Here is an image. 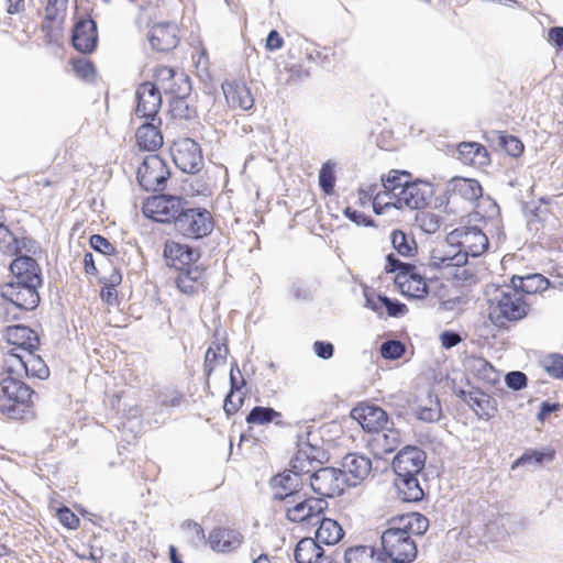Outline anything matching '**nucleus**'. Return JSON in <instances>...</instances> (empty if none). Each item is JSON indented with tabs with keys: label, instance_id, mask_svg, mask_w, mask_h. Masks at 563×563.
<instances>
[{
	"label": "nucleus",
	"instance_id": "obj_22",
	"mask_svg": "<svg viewBox=\"0 0 563 563\" xmlns=\"http://www.w3.org/2000/svg\"><path fill=\"white\" fill-rule=\"evenodd\" d=\"M3 339L12 345L7 353H25L36 350L40 344L37 334L25 325L8 327L3 333Z\"/></svg>",
	"mask_w": 563,
	"mask_h": 563
},
{
	"label": "nucleus",
	"instance_id": "obj_41",
	"mask_svg": "<svg viewBox=\"0 0 563 563\" xmlns=\"http://www.w3.org/2000/svg\"><path fill=\"white\" fill-rule=\"evenodd\" d=\"M401 527L406 529L409 534L415 533L417 536H422L429 528V520L421 514L411 512L402 516L399 519Z\"/></svg>",
	"mask_w": 563,
	"mask_h": 563
},
{
	"label": "nucleus",
	"instance_id": "obj_6",
	"mask_svg": "<svg viewBox=\"0 0 563 563\" xmlns=\"http://www.w3.org/2000/svg\"><path fill=\"white\" fill-rule=\"evenodd\" d=\"M383 554L393 563H410L417 556V545L409 532L400 527H390L382 536Z\"/></svg>",
	"mask_w": 563,
	"mask_h": 563
},
{
	"label": "nucleus",
	"instance_id": "obj_49",
	"mask_svg": "<svg viewBox=\"0 0 563 563\" xmlns=\"http://www.w3.org/2000/svg\"><path fill=\"white\" fill-rule=\"evenodd\" d=\"M121 275L118 272H113L110 276V285H106L102 287L100 291L101 299L107 302L109 306H113L118 300V292L115 289V285L120 284Z\"/></svg>",
	"mask_w": 563,
	"mask_h": 563
},
{
	"label": "nucleus",
	"instance_id": "obj_38",
	"mask_svg": "<svg viewBox=\"0 0 563 563\" xmlns=\"http://www.w3.org/2000/svg\"><path fill=\"white\" fill-rule=\"evenodd\" d=\"M202 272L197 267H187L179 271L176 284L179 290L186 295L197 292L201 286Z\"/></svg>",
	"mask_w": 563,
	"mask_h": 563
},
{
	"label": "nucleus",
	"instance_id": "obj_19",
	"mask_svg": "<svg viewBox=\"0 0 563 563\" xmlns=\"http://www.w3.org/2000/svg\"><path fill=\"white\" fill-rule=\"evenodd\" d=\"M426 454L418 446H406L400 450L393 461L397 476L418 475L424 467Z\"/></svg>",
	"mask_w": 563,
	"mask_h": 563
},
{
	"label": "nucleus",
	"instance_id": "obj_48",
	"mask_svg": "<svg viewBox=\"0 0 563 563\" xmlns=\"http://www.w3.org/2000/svg\"><path fill=\"white\" fill-rule=\"evenodd\" d=\"M228 350L225 345L214 343L211 345L207 352L205 357V371L209 376L214 369V364L225 357Z\"/></svg>",
	"mask_w": 563,
	"mask_h": 563
},
{
	"label": "nucleus",
	"instance_id": "obj_14",
	"mask_svg": "<svg viewBox=\"0 0 563 563\" xmlns=\"http://www.w3.org/2000/svg\"><path fill=\"white\" fill-rule=\"evenodd\" d=\"M170 154L176 166L184 173H197L203 164L200 146L192 139L184 137L174 141Z\"/></svg>",
	"mask_w": 563,
	"mask_h": 563
},
{
	"label": "nucleus",
	"instance_id": "obj_8",
	"mask_svg": "<svg viewBox=\"0 0 563 563\" xmlns=\"http://www.w3.org/2000/svg\"><path fill=\"white\" fill-rule=\"evenodd\" d=\"M386 260V271L390 273L398 272L397 280L405 294L417 299L424 298L428 295L427 282L416 273L413 265L399 261L394 254H388Z\"/></svg>",
	"mask_w": 563,
	"mask_h": 563
},
{
	"label": "nucleus",
	"instance_id": "obj_50",
	"mask_svg": "<svg viewBox=\"0 0 563 563\" xmlns=\"http://www.w3.org/2000/svg\"><path fill=\"white\" fill-rule=\"evenodd\" d=\"M405 353V346L399 341H387L380 346V354L387 360H397Z\"/></svg>",
	"mask_w": 563,
	"mask_h": 563
},
{
	"label": "nucleus",
	"instance_id": "obj_35",
	"mask_svg": "<svg viewBox=\"0 0 563 563\" xmlns=\"http://www.w3.org/2000/svg\"><path fill=\"white\" fill-rule=\"evenodd\" d=\"M316 531V540L325 545L336 544L344 536L342 527L333 519L321 517Z\"/></svg>",
	"mask_w": 563,
	"mask_h": 563
},
{
	"label": "nucleus",
	"instance_id": "obj_33",
	"mask_svg": "<svg viewBox=\"0 0 563 563\" xmlns=\"http://www.w3.org/2000/svg\"><path fill=\"white\" fill-rule=\"evenodd\" d=\"M136 142L145 151H156L163 145V135L155 121L146 122L137 129Z\"/></svg>",
	"mask_w": 563,
	"mask_h": 563
},
{
	"label": "nucleus",
	"instance_id": "obj_20",
	"mask_svg": "<svg viewBox=\"0 0 563 563\" xmlns=\"http://www.w3.org/2000/svg\"><path fill=\"white\" fill-rule=\"evenodd\" d=\"M339 470L346 478L345 485L355 487L369 475L372 461L365 455L349 453L342 459Z\"/></svg>",
	"mask_w": 563,
	"mask_h": 563
},
{
	"label": "nucleus",
	"instance_id": "obj_10",
	"mask_svg": "<svg viewBox=\"0 0 563 563\" xmlns=\"http://www.w3.org/2000/svg\"><path fill=\"white\" fill-rule=\"evenodd\" d=\"M311 489L319 495V498L334 497L344 490L346 478L342 472L334 467H321L314 471L312 464V472L307 475Z\"/></svg>",
	"mask_w": 563,
	"mask_h": 563
},
{
	"label": "nucleus",
	"instance_id": "obj_46",
	"mask_svg": "<svg viewBox=\"0 0 563 563\" xmlns=\"http://www.w3.org/2000/svg\"><path fill=\"white\" fill-rule=\"evenodd\" d=\"M18 250L19 245L16 238L4 224L0 223V252L12 256L16 254Z\"/></svg>",
	"mask_w": 563,
	"mask_h": 563
},
{
	"label": "nucleus",
	"instance_id": "obj_59",
	"mask_svg": "<svg viewBox=\"0 0 563 563\" xmlns=\"http://www.w3.org/2000/svg\"><path fill=\"white\" fill-rule=\"evenodd\" d=\"M313 351L318 357L329 360L333 356L334 347L330 342L316 341L313 343Z\"/></svg>",
	"mask_w": 563,
	"mask_h": 563
},
{
	"label": "nucleus",
	"instance_id": "obj_3",
	"mask_svg": "<svg viewBox=\"0 0 563 563\" xmlns=\"http://www.w3.org/2000/svg\"><path fill=\"white\" fill-rule=\"evenodd\" d=\"M42 284L10 282L0 288L3 302L0 303V317L5 321L19 318V312L33 310L40 302L38 287Z\"/></svg>",
	"mask_w": 563,
	"mask_h": 563
},
{
	"label": "nucleus",
	"instance_id": "obj_15",
	"mask_svg": "<svg viewBox=\"0 0 563 563\" xmlns=\"http://www.w3.org/2000/svg\"><path fill=\"white\" fill-rule=\"evenodd\" d=\"M158 91L183 99L190 91V80L184 73H178L170 67L161 66L155 71V82Z\"/></svg>",
	"mask_w": 563,
	"mask_h": 563
},
{
	"label": "nucleus",
	"instance_id": "obj_24",
	"mask_svg": "<svg viewBox=\"0 0 563 563\" xmlns=\"http://www.w3.org/2000/svg\"><path fill=\"white\" fill-rule=\"evenodd\" d=\"M71 41L78 52L91 53L98 41L96 22L91 19L79 20L74 26Z\"/></svg>",
	"mask_w": 563,
	"mask_h": 563
},
{
	"label": "nucleus",
	"instance_id": "obj_26",
	"mask_svg": "<svg viewBox=\"0 0 563 563\" xmlns=\"http://www.w3.org/2000/svg\"><path fill=\"white\" fill-rule=\"evenodd\" d=\"M164 257L168 266L181 271L198 260V253L186 244L169 241L165 244Z\"/></svg>",
	"mask_w": 563,
	"mask_h": 563
},
{
	"label": "nucleus",
	"instance_id": "obj_53",
	"mask_svg": "<svg viewBox=\"0 0 563 563\" xmlns=\"http://www.w3.org/2000/svg\"><path fill=\"white\" fill-rule=\"evenodd\" d=\"M181 401L183 395L179 391L172 388L166 389L158 396L159 405L166 407H177L181 404Z\"/></svg>",
	"mask_w": 563,
	"mask_h": 563
},
{
	"label": "nucleus",
	"instance_id": "obj_2",
	"mask_svg": "<svg viewBox=\"0 0 563 563\" xmlns=\"http://www.w3.org/2000/svg\"><path fill=\"white\" fill-rule=\"evenodd\" d=\"M298 451L292 457L291 468L273 478V486L276 489L275 498L285 503L289 494H302L301 486L307 482V476L312 472V463H320L323 457L322 450L306 441L305 435H298Z\"/></svg>",
	"mask_w": 563,
	"mask_h": 563
},
{
	"label": "nucleus",
	"instance_id": "obj_42",
	"mask_svg": "<svg viewBox=\"0 0 563 563\" xmlns=\"http://www.w3.org/2000/svg\"><path fill=\"white\" fill-rule=\"evenodd\" d=\"M280 412L271 407H254L246 417V422L250 424H266L279 418Z\"/></svg>",
	"mask_w": 563,
	"mask_h": 563
},
{
	"label": "nucleus",
	"instance_id": "obj_28",
	"mask_svg": "<svg viewBox=\"0 0 563 563\" xmlns=\"http://www.w3.org/2000/svg\"><path fill=\"white\" fill-rule=\"evenodd\" d=\"M13 282L42 284L41 268L30 256H19L10 265Z\"/></svg>",
	"mask_w": 563,
	"mask_h": 563
},
{
	"label": "nucleus",
	"instance_id": "obj_21",
	"mask_svg": "<svg viewBox=\"0 0 563 563\" xmlns=\"http://www.w3.org/2000/svg\"><path fill=\"white\" fill-rule=\"evenodd\" d=\"M465 264V255L459 252L456 245L449 243L448 238L430 252L429 266L432 268L461 267Z\"/></svg>",
	"mask_w": 563,
	"mask_h": 563
},
{
	"label": "nucleus",
	"instance_id": "obj_47",
	"mask_svg": "<svg viewBox=\"0 0 563 563\" xmlns=\"http://www.w3.org/2000/svg\"><path fill=\"white\" fill-rule=\"evenodd\" d=\"M417 418L426 422H433L439 420L441 416L440 404L431 398L428 399V405H420L417 408Z\"/></svg>",
	"mask_w": 563,
	"mask_h": 563
},
{
	"label": "nucleus",
	"instance_id": "obj_44",
	"mask_svg": "<svg viewBox=\"0 0 563 563\" xmlns=\"http://www.w3.org/2000/svg\"><path fill=\"white\" fill-rule=\"evenodd\" d=\"M541 366L551 377L563 380V355L549 354L541 360Z\"/></svg>",
	"mask_w": 563,
	"mask_h": 563
},
{
	"label": "nucleus",
	"instance_id": "obj_61",
	"mask_svg": "<svg viewBox=\"0 0 563 563\" xmlns=\"http://www.w3.org/2000/svg\"><path fill=\"white\" fill-rule=\"evenodd\" d=\"M242 404H243V398L241 396L236 397V399H235L234 394L230 393L224 399L223 409H224L225 413L228 416H230V415L235 413Z\"/></svg>",
	"mask_w": 563,
	"mask_h": 563
},
{
	"label": "nucleus",
	"instance_id": "obj_11",
	"mask_svg": "<svg viewBox=\"0 0 563 563\" xmlns=\"http://www.w3.org/2000/svg\"><path fill=\"white\" fill-rule=\"evenodd\" d=\"M449 243L456 245L460 253L465 257L479 256L488 247V239L482 230L476 227L456 228L448 234Z\"/></svg>",
	"mask_w": 563,
	"mask_h": 563
},
{
	"label": "nucleus",
	"instance_id": "obj_29",
	"mask_svg": "<svg viewBox=\"0 0 563 563\" xmlns=\"http://www.w3.org/2000/svg\"><path fill=\"white\" fill-rule=\"evenodd\" d=\"M23 376L7 373V376L0 380V389L9 400L27 404L31 400L33 390L21 379Z\"/></svg>",
	"mask_w": 563,
	"mask_h": 563
},
{
	"label": "nucleus",
	"instance_id": "obj_34",
	"mask_svg": "<svg viewBox=\"0 0 563 563\" xmlns=\"http://www.w3.org/2000/svg\"><path fill=\"white\" fill-rule=\"evenodd\" d=\"M345 563H385L382 552L372 545H356L345 551Z\"/></svg>",
	"mask_w": 563,
	"mask_h": 563
},
{
	"label": "nucleus",
	"instance_id": "obj_64",
	"mask_svg": "<svg viewBox=\"0 0 563 563\" xmlns=\"http://www.w3.org/2000/svg\"><path fill=\"white\" fill-rule=\"evenodd\" d=\"M548 38L552 42L559 51H563V27L554 26L549 30Z\"/></svg>",
	"mask_w": 563,
	"mask_h": 563
},
{
	"label": "nucleus",
	"instance_id": "obj_51",
	"mask_svg": "<svg viewBox=\"0 0 563 563\" xmlns=\"http://www.w3.org/2000/svg\"><path fill=\"white\" fill-rule=\"evenodd\" d=\"M68 0H47L45 7V19L54 21L59 16H63L67 9Z\"/></svg>",
	"mask_w": 563,
	"mask_h": 563
},
{
	"label": "nucleus",
	"instance_id": "obj_31",
	"mask_svg": "<svg viewBox=\"0 0 563 563\" xmlns=\"http://www.w3.org/2000/svg\"><path fill=\"white\" fill-rule=\"evenodd\" d=\"M463 400L482 419H489L496 411V401L481 390L462 391Z\"/></svg>",
	"mask_w": 563,
	"mask_h": 563
},
{
	"label": "nucleus",
	"instance_id": "obj_60",
	"mask_svg": "<svg viewBox=\"0 0 563 563\" xmlns=\"http://www.w3.org/2000/svg\"><path fill=\"white\" fill-rule=\"evenodd\" d=\"M58 518L59 521L68 529H76L79 525L78 517L68 508L59 509Z\"/></svg>",
	"mask_w": 563,
	"mask_h": 563
},
{
	"label": "nucleus",
	"instance_id": "obj_62",
	"mask_svg": "<svg viewBox=\"0 0 563 563\" xmlns=\"http://www.w3.org/2000/svg\"><path fill=\"white\" fill-rule=\"evenodd\" d=\"M384 307L390 317H399L407 311L406 305L398 301H393L388 297L385 298Z\"/></svg>",
	"mask_w": 563,
	"mask_h": 563
},
{
	"label": "nucleus",
	"instance_id": "obj_52",
	"mask_svg": "<svg viewBox=\"0 0 563 563\" xmlns=\"http://www.w3.org/2000/svg\"><path fill=\"white\" fill-rule=\"evenodd\" d=\"M500 144L504 150L514 157L519 156L523 151L521 141L512 135H500Z\"/></svg>",
	"mask_w": 563,
	"mask_h": 563
},
{
	"label": "nucleus",
	"instance_id": "obj_18",
	"mask_svg": "<svg viewBox=\"0 0 563 563\" xmlns=\"http://www.w3.org/2000/svg\"><path fill=\"white\" fill-rule=\"evenodd\" d=\"M243 542L244 536L242 532L228 527L213 528L207 538L210 549L222 554L238 551Z\"/></svg>",
	"mask_w": 563,
	"mask_h": 563
},
{
	"label": "nucleus",
	"instance_id": "obj_5",
	"mask_svg": "<svg viewBox=\"0 0 563 563\" xmlns=\"http://www.w3.org/2000/svg\"><path fill=\"white\" fill-rule=\"evenodd\" d=\"M283 504L286 518L296 523H318L328 507L324 498L307 497L306 494H289Z\"/></svg>",
	"mask_w": 563,
	"mask_h": 563
},
{
	"label": "nucleus",
	"instance_id": "obj_54",
	"mask_svg": "<svg viewBox=\"0 0 563 563\" xmlns=\"http://www.w3.org/2000/svg\"><path fill=\"white\" fill-rule=\"evenodd\" d=\"M418 221L420 228L427 233H435L440 229L439 217L433 213H422Z\"/></svg>",
	"mask_w": 563,
	"mask_h": 563
},
{
	"label": "nucleus",
	"instance_id": "obj_57",
	"mask_svg": "<svg viewBox=\"0 0 563 563\" xmlns=\"http://www.w3.org/2000/svg\"><path fill=\"white\" fill-rule=\"evenodd\" d=\"M506 384L514 390H520L527 386V376L521 372H510L506 375Z\"/></svg>",
	"mask_w": 563,
	"mask_h": 563
},
{
	"label": "nucleus",
	"instance_id": "obj_55",
	"mask_svg": "<svg viewBox=\"0 0 563 563\" xmlns=\"http://www.w3.org/2000/svg\"><path fill=\"white\" fill-rule=\"evenodd\" d=\"M91 247L102 255H109L114 251L113 245L103 236L95 234L90 238Z\"/></svg>",
	"mask_w": 563,
	"mask_h": 563
},
{
	"label": "nucleus",
	"instance_id": "obj_27",
	"mask_svg": "<svg viewBox=\"0 0 563 563\" xmlns=\"http://www.w3.org/2000/svg\"><path fill=\"white\" fill-rule=\"evenodd\" d=\"M148 41L158 52H168L178 44V27L174 23H158L152 26Z\"/></svg>",
	"mask_w": 563,
	"mask_h": 563
},
{
	"label": "nucleus",
	"instance_id": "obj_58",
	"mask_svg": "<svg viewBox=\"0 0 563 563\" xmlns=\"http://www.w3.org/2000/svg\"><path fill=\"white\" fill-rule=\"evenodd\" d=\"M365 297V307L373 310L376 313H382V309L384 307L385 298L386 296L371 294L365 290L364 292Z\"/></svg>",
	"mask_w": 563,
	"mask_h": 563
},
{
	"label": "nucleus",
	"instance_id": "obj_37",
	"mask_svg": "<svg viewBox=\"0 0 563 563\" xmlns=\"http://www.w3.org/2000/svg\"><path fill=\"white\" fill-rule=\"evenodd\" d=\"M450 188L452 195L470 202L477 200L483 194L479 183L470 178H453L450 183Z\"/></svg>",
	"mask_w": 563,
	"mask_h": 563
},
{
	"label": "nucleus",
	"instance_id": "obj_43",
	"mask_svg": "<svg viewBox=\"0 0 563 563\" xmlns=\"http://www.w3.org/2000/svg\"><path fill=\"white\" fill-rule=\"evenodd\" d=\"M554 453L552 451H527L523 453L512 465V468L520 465L533 464L539 465L544 461L550 462L553 460Z\"/></svg>",
	"mask_w": 563,
	"mask_h": 563
},
{
	"label": "nucleus",
	"instance_id": "obj_36",
	"mask_svg": "<svg viewBox=\"0 0 563 563\" xmlns=\"http://www.w3.org/2000/svg\"><path fill=\"white\" fill-rule=\"evenodd\" d=\"M395 485L401 500L407 503L419 501L423 498V490L417 475L397 476Z\"/></svg>",
	"mask_w": 563,
	"mask_h": 563
},
{
	"label": "nucleus",
	"instance_id": "obj_16",
	"mask_svg": "<svg viewBox=\"0 0 563 563\" xmlns=\"http://www.w3.org/2000/svg\"><path fill=\"white\" fill-rule=\"evenodd\" d=\"M225 103L230 110L250 111L254 107V97L242 79H227L221 85Z\"/></svg>",
	"mask_w": 563,
	"mask_h": 563
},
{
	"label": "nucleus",
	"instance_id": "obj_23",
	"mask_svg": "<svg viewBox=\"0 0 563 563\" xmlns=\"http://www.w3.org/2000/svg\"><path fill=\"white\" fill-rule=\"evenodd\" d=\"M351 417L355 419L363 429L374 433L387 426L388 416L378 406L361 405L351 411Z\"/></svg>",
	"mask_w": 563,
	"mask_h": 563
},
{
	"label": "nucleus",
	"instance_id": "obj_39",
	"mask_svg": "<svg viewBox=\"0 0 563 563\" xmlns=\"http://www.w3.org/2000/svg\"><path fill=\"white\" fill-rule=\"evenodd\" d=\"M514 287L523 294L542 292L549 288L550 282L540 274H532L512 279Z\"/></svg>",
	"mask_w": 563,
	"mask_h": 563
},
{
	"label": "nucleus",
	"instance_id": "obj_17",
	"mask_svg": "<svg viewBox=\"0 0 563 563\" xmlns=\"http://www.w3.org/2000/svg\"><path fill=\"white\" fill-rule=\"evenodd\" d=\"M135 97L137 101L135 109L136 117L156 121L157 113L162 106V96L158 88L153 82H143L139 86Z\"/></svg>",
	"mask_w": 563,
	"mask_h": 563
},
{
	"label": "nucleus",
	"instance_id": "obj_30",
	"mask_svg": "<svg viewBox=\"0 0 563 563\" xmlns=\"http://www.w3.org/2000/svg\"><path fill=\"white\" fill-rule=\"evenodd\" d=\"M294 555L297 563H324L330 558L314 538H302Z\"/></svg>",
	"mask_w": 563,
	"mask_h": 563
},
{
	"label": "nucleus",
	"instance_id": "obj_7",
	"mask_svg": "<svg viewBox=\"0 0 563 563\" xmlns=\"http://www.w3.org/2000/svg\"><path fill=\"white\" fill-rule=\"evenodd\" d=\"M31 350L25 353H5L3 360V371L15 374L16 376L46 379L49 376V369L40 355Z\"/></svg>",
	"mask_w": 563,
	"mask_h": 563
},
{
	"label": "nucleus",
	"instance_id": "obj_63",
	"mask_svg": "<svg viewBox=\"0 0 563 563\" xmlns=\"http://www.w3.org/2000/svg\"><path fill=\"white\" fill-rule=\"evenodd\" d=\"M284 45V40L276 30H272L266 38L265 47L267 51L274 52L280 49Z\"/></svg>",
	"mask_w": 563,
	"mask_h": 563
},
{
	"label": "nucleus",
	"instance_id": "obj_4",
	"mask_svg": "<svg viewBox=\"0 0 563 563\" xmlns=\"http://www.w3.org/2000/svg\"><path fill=\"white\" fill-rule=\"evenodd\" d=\"M529 305L523 295L515 287L497 290L490 299L489 318L497 325H504L506 321H518L528 313Z\"/></svg>",
	"mask_w": 563,
	"mask_h": 563
},
{
	"label": "nucleus",
	"instance_id": "obj_13",
	"mask_svg": "<svg viewBox=\"0 0 563 563\" xmlns=\"http://www.w3.org/2000/svg\"><path fill=\"white\" fill-rule=\"evenodd\" d=\"M184 210V200L177 196L161 195L148 198L143 205L145 217L156 222L167 223L177 221Z\"/></svg>",
	"mask_w": 563,
	"mask_h": 563
},
{
	"label": "nucleus",
	"instance_id": "obj_56",
	"mask_svg": "<svg viewBox=\"0 0 563 563\" xmlns=\"http://www.w3.org/2000/svg\"><path fill=\"white\" fill-rule=\"evenodd\" d=\"M73 67L75 73L84 79H89L93 76V65L86 58H79L75 60Z\"/></svg>",
	"mask_w": 563,
	"mask_h": 563
},
{
	"label": "nucleus",
	"instance_id": "obj_1",
	"mask_svg": "<svg viewBox=\"0 0 563 563\" xmlns=\"http://www.w3.org/2000/svg\"><path fill=\"white\" fill-rule=\"evenodd\" d=\"M432 196L431 184L410 181L408 173L390 170L386 177H382V190L374 197L373 209L376 214H384L389 209H422L429 205Z\"/></svg>",
	"mask_w": 563,
	"mask_h": 563
},
{
	"label": "nucleus",
	"instance_id": "obj_32",
	"mask_svg": "<svg viewBox=\"0 0 563 563\" xmlns=\"http://www.w3.org/2000/svg\"><path fill=\"white\" fill-rule=\"evenodd\" d=\"M457 158L465 165L485 166L489 163L487 150L476 142H463L457 146Z\"/></svg>",
	"mask_w": 563,
	"mask_h": 563
},
{
	"label": "nucleus",
	"instance_id": "obj_45",
	"mask_svg": "<svg viewBox=\"0 0 563 563\" xmlns=\"http://www.w3.org/2000/svg\"><path fill=\"white\" fill-rule=\"evenodd\" d=\"M335 164L331 161L325 162L319 173V185L325 194H331L335 185L334 175Z\"/></svg>",
	"mask_w": 563,
	"mask_h": 563
},
{
	"label": "nucleus",
	"instance_id": "obj_40",
	"mask_svg": "<svg viewBox=\"0 0 563 563\" xmlns=\"http://www.w3.org/2000/svg\"><path fill=\"white\" fill-rule=\"evenodd\" d=\"M393 247L397 253L405 257H411L417 252V244L413 238L408 236L400 230H394L390 234Z\"/></svg>",
	"mask_w": 563,
	"mask_h": 563
},
{
	"label": "nucleus",
	"instance_id": "obj_9",
	"mask_svg": "<svg viewBox=\"0 0 563 563\" xmlns=\"http://www.w3.org/2000/svg\"><path fill=\"white\" fill-rule=\"evenodd\" d=\"M175 229L185 238L201 239L212 232L213 219L207 209L184 208L175 222Z\"/></svg>",
	"mask_w": 563,
	"mask_h": 563
},
{
	"label": "nucleus",
	"instance_id": "obj_25",
	"mask_svg": "<svg viewBox=\"0 0 563 563\" xmlns=\"http://www.w3.org/2000/svg\"><path fill=\"white\" fill-rule=\"evenodd\" d=\"M400 444V433L393 428H383L372 433L368 440L371 452L378 459L394 452Z\"/></svg>",
	"mask_w": 563,
	"mask_h": 563
},
{
	"label": "nucleus",
	"instance_id": "obj_12",
	"mask_svg": "<svg viewBox=\"0 0 563 563\" xmlns=\"http://www.w3.org/2000/svg\"><path fill=\"white\" fill-rule=\"evenodd\" d=\"M166 163L156 154L144 157L137 169V180L146 191H161L169 178Z\"/></svg>",
	"mask_w": 563,
	"mask_h": 563
}]
</instances>
